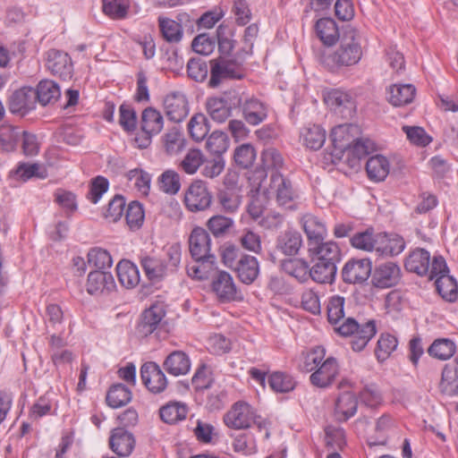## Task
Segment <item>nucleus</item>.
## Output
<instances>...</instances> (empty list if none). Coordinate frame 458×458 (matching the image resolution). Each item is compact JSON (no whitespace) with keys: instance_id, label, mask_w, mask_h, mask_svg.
<instances>
[{"instance_id":"obj_1","label":"nucleus","mask_w":458,"mask_h":458,"mask_svg":"<svg viewBox=\"0 0 458 458\" xmlns=\"http://www.w3.org/2000/svg\"><path fill=\"white\" fill-rule=\"evenodd\" d=\"M211 239L208 233L201 228H194L189 237V250L193 264L186 266V271L190 277L205 280L215 270L216 257L210 253Z\"/></svg>"},{"instance_id":"obj_2","label":"nucleus","mask_w":458,"mask_h":458,"mask_svg":"<svg viewBox=\"0 0 458 458\" xmlns=\"http://www.w3.org/2000/svg\"><path fill=\"white\" fill-rule=\"evenodd\" d=\"M362 48L357 30H346L341 38L339 47L334 50L324 53L321 64L329 71L335 72L344 67L357 64L362 57Z\"/></svg>"},{"instance_id":"obj_3","label":"nucleus","mask_w":458,"mask_h":458,"mask_svg":"<svg viewBox=\"0 0 458 458\" xmlns=\"http://www.w3.org/2000/svg\"><path fill=\"white\" fill-rule=\"evenodd\" d=\"M242 57L234 54L231 58L217 56L209 61L210 78L208 85L211 89L218 88L227 80L242 79V66L244 64Z\"/></svg>"},{"instance_id":"obj_4","label":"nucleus","mask_w":458,"mask_h":458,"mask_svg":"<svg viewBox=\"0 0 458 458\" xmlns=\"http://www.w3.org/2000/svg\"><path fill=\"white\" fill-rule=\"evenodd\" d=\"M335 331L342 336H352V349L355 352L362 351L377 333L374 320H369L360 325L354 318H348L341 325L335 327Z\"/></svg>"},{"instance_id":"obj_5","label":"nucleus","mask_w":458,"mask_h":458,"mask_svg":"<svg viewBox=\"0 0 458 458\" xmlns=\"http://www.w3.org/2000/svg\"><path fill=\"white\" fill-rule=\"evenodd\" d=\"M268 191L275 195L278 206L287 209L296 208L299 199L298 191L293 188L291 180L282 174L275 173L271 174Z\"/></svg>"},{"instance_id":"obj_6","label":"nucleus","mask_w":458,"mask_h":458,"mask_svg":"<svg viewBox=\"0 0 458 458\" xmlns=\"http://www.w3.org/2000/svg\"><path fill=\"white\" fill-rule=\"evenodd\" d=\"M241 104V96L235 90L225 92L219 98H210L207 101V111L210 117L217 122H225L233 108Z\"/></svg>"},{"instance_id":"obj_7","label":"nucleus","mask_w":458,"mask_h":458,"mask_svg":"<svg viewBox=\"0 0 458 458\" xmlns=\"http://www.w3.org/2000/svg\"><path fill=\"white\" fill-rule=\"evenodd\" d=\"M212 193L208 184L202 180H194L185 191L183 202L191 212L208 209L212 203Z\"/></svg>"},{"instance_id":"obj_8","label":"nucleus","mask_w":458,"mask_h":458,"mask_svg":"<svg viewBox=\"0 0 458 458\" xmlns=\"http://www.w3.org/2000/svg\"><path fill=\"white\" fill-rule=\"evenodd\" d=\"M353 384L348 379H343L338 385L341 391L335 403V411L337 419L346 421L357 411L358 399L356 394L351 391Z\"/></svg>"},{"instance_id":"obj_9","label":"nucleus","mask_w":458,"mask_h":458,"mask_svg":"<svg viewBox=\"0 0 458 458\" xmlns=\"http://www.w3.org/2000/svg\"><path fill=\"white\" fill-rule=\"evenodd\" d=\"M372 272L369 259H352L342 269V278L346 284H362L368 280Z\"/></svg>"},{"instance_id":"obj_10","label":"nucleus","mask_w":458,"mask_h":458,"mask_svg":"<svg viewBox=\"0 0 458 458\" xmlns=\"http://www.w3.org/2000/svg\"><path fill=\"white\" fill-rule=\"evenodd\" d=\"M401 276V268L396 263L386 262L376 267L372 273L371 284L379 289L394 287L400 282Z\"/></svg>"},{"instance_id":"obj_11","label":"nucleus","mask_w":458,"mask_h":458,"mask_svg":"<svg viewBox=\"0 0 458 458\" xmlns=\"http://www.w3.org/2000/svg\"><path fill=\"white\" fill-rule=\"evenodd\" d=\"M254 419V410L247 403H235L224 416L225 424L233 429L250 428Z\"/></svg>"},{"instance_id":"obj_12","label":"nucleus","mask_w":458,"mask_h":458,"mask_svg":"<svg viewBox=\"0 0 458 458\" xmlns=\"http://www.w3.org/2000/svg\"><path fill=\"white\" fill-rule=\"evenodd\" d=\"M46 65L52 74L64 81L70 80L72 77L73 67L72 59L65 52L56 49L48 50Z\"/></svg>"},{"instance_id":"obj_13","label":"nucleus","mask_w":458,"mask_h":458,"mask_svg":"<svg viewBox=\"0 0 458 458\" xmlns=\"http://www.w3.org/2000/svg\"><path fill=\"white\" fill-rule=\"evenodd\" d=\"M238 107L242 109L244 121L252 126L262 123L268 116L267 105L254 97L246 98L244 99L241 98V104Z\"/></svg>"},{"instance_id":"obj_14","label":"nucleus","mask_w":458,"mask_h":458,"mask_svg":"<svg viewBox=\"0 0 458 458\" xmlns=\"http://www.w3.org/2000/svg\"><path fill=\"white\" fill-rule=\"evenodd\" d=\"M308 254L310 259H315L322 263L333 262L337 264L342 259L341 249L338 244L333 241L318 242L317 243H309Z\"/></svg>"},{"instance_id":"obj_15","label":"nucleus","mask_w":458,"mask_h":458,"mask_svg":"<svg viewBox=\"0 0 458 458\" xmlns=\"http://www.w3.org/2000/svg\"><path fill=\"white\" fill-rule=\"evenodd\" d=\"M140 377L146 387L154 394L162 393L167 386L165 373L154 361H148L141 366Z\"/></svg>"},{"instance_id":"obj_16","label":"nucleus","mask_w":458,"mask_h":458,"mask_svg":"<svg viewBox=\"0 0 458 458\" xmlns=\"http://www.w3.org/2000/svg\"><path fill=\"white\" fill-rule=\"evenodd\" d=\"M34 89L22 87L13 91L8 98V107L11 113L25 115L35 109L37 102Z\"/></svg>"},{"instance_id":"obj_17","label":"nucleus","mask_w":458,"mask_h":458,"mask_svg":"<svg viewBox=\"0 0 458 458\" xmlns=\"http://www.w3.org/2000/svg\"><path fill=\"white\" fill-rule=\"evenodd\" d=\"M165 310L162 304L155 303L146 309L140 315L137 325V332L140 336L151 335L161 324L165 316Z\"/></svg>"},{"instance_id":"obj_18","label":"nucleus","mask_w":458,"mask_h":458,"mask_svg":"<svg viewBox=\"0 0 458 458\" xmlns=\"http://www.w3.org/2000/svg\"><path fill=\"white\" fill-rule=\"evenodd\" d=\"M164 109L170 121L181 123L189 114V103L184 94L173 92L165 98Z\"/></svg>"},{"instance_id":"obj_19","label":"nucleus","mask_w":458,"mask_h":458,"mask_svg":"<svg viewBox=\"0 0 458 458\" xmlns=\"http://www.w3.org/2000/svg\"><path fill=\"white\" fill-rule=\"evenodd\" d=\"M86 286L90 295L109 294L116 288L112 274L102 270L91 271L88 275Z\"/></svg>"},{"instance_id":"obj_20","label":"nucleus","mask_w":458,"mask_h":458,"mask_svg":"<svg viewBox=\"0 0 458 458\" xmlns=\"http://www.w3.org/2000/svg\"><path fill=\"white\" fill-rule=\"evenodd\" d=\"M338 373L339 369L336 359L328 357L310 376V381L317 387L326 388L332 385Z\"/></svg>"},{"instance_id":"obj_21","label":"nucleus","mask_w":458,"mask_h":458,"mask_svg":"<svg viewBox=\"0 0 458 458\" xmlns=\"http://www.w3.org/2000/svg\"><path fill=\"white\" fill-rule=\"evenodd\" d=\"M212 290L222 302L236 299V286L232 276L225 271H217L212 278Z\"/></svg>"},{"instance_id":"obj_22","label":"nucleus","mask_w":458,"mask_h":458,"mask_svg":"<svg viewBox=\"0 0 458 458\" xmlns=\"http://www.w3.org/2000/svg\"><path fill=\"white\" fill-rule=\"evenodd\" d=\"M109 445L118 456H129L134 449L133 434L123 427L114 428L109 437Z\"/></svg>"},{"instance_id":"obj_23","label":"nucleus","mask_w":458,"mask_h":458,"mask_svg":"<svg viewBox=\"0 0 458 458\" xmlns=\"http://www.w3.org/2000/svg\"><path fill=\"white\" fill-rule=\"evenodd\" d=\"M191 362L189 355L183 351H173L163 362L164 369L174 377L184 376L191 369Z\"/></svg>"},{"instance_id":"obj_24","label":"nucleus","mask_w":458,"mask_h":458,"mask_svg":"<svg viewBox=\"0 0 458 458\" xmlns=\"http://www.w3.org/2000/svg\"><path fill=\"white\" fill-rule=\"evenodd\" d=\"M139 261L148 280L160 281L166 276L167 265L163 259L145 252L139 256Z\"/></svg>"},{"instance_id":"obj_25","label":"nucleus","mask_w":458,"mask_h":458,"mask_svg":"<svg viewBox=\"0 0 458 458\" xmlns=\"http://www.w3.org/2000/svg\"><path fill=\"white\" fill-rule=\"evenodd\" d=\"M302 247L301 234L294 230H286L278 235L276 248L285 256H295Z\"/></svg>"},{"instance_id":"obj_26","label":"nucleus","mask_w":458,"mask_h":458,"mask_svg":"<svg viewBox=\"0 0 458 458\" xmlns=\"http://www.w3.org/2000/svg\"><path fill=\"white\" fill-rule=\"evenodd\" d=\"M404 265L408 271L426 276L429 271L430 254L425 249L418 248L410 253Z\"/></svg>"},{"instance_id":"obj_27","label":"nucleus","mask_w":458,"mask_h":458,"mask_svg":"<svg viewBox=\"0 0 458 458\" xmlns=\"http://www.w3.org/2000/svg\"><path fill=\"white\" fill-rule=\"evenodd\" d=\"M302 228L307 234L309 243H317L324 241L327 228L324 222L312 214H306L301 217Z\"/></svg>"},{"instance_id":"obj_28","label":"nucleus","mask_w":458,"mask_h":458,"mask_svg":"<svg viewBox=\"0 0 458 458\" xmlns=\"http://www.w3.org/2000/svg\"><path fill=\"white\" fill-rule=\"evenodd\" d=\"M310 279L318 284H332L335 282L337 266L333 262L322 263L315 259H310Z\"/></svg>"},{"instance_id":"obj_29","label":"nucleus","mask_w":458,"mask_h":458,"mask_svg":"<svg viewBox=\"0 0 458 458\" xmlns=\"http://www.w3.org/2000/svg\"><path fill=\"white\" fill-rule=\"evenodd\" d=\"M239 279L246 284L254 282L258 277L259 267L257 259L250 255H242L234 267Z\"/></svg>"},{"instance_id":"obj_30","label":"nucleus","mask_w":458,"mask_h":458,"mask_svg":"<svg viewBox=\"0 0 458 458\" xmlns=\"http://www.w3.org/2000/svg\"><path fill=\"white\" fill-rule=\"evenodd\" d=\"M390 171L387 158L382 155L370 157L366 163V172L370 181L379 182L385 181Z\"/></svg>"},{"instance_id":"obj_31","label":"nucleus","mask_w":458,"mask_h":458,"mask_svg":"<svg viewBox=\"0 0 458 458\" xmlns=\"http://www.w3.org/2000/svg\"><path fill=\"white\" fill-rule=\"evenodd\" d=\"M116 274L120 284L127 289L134 288L140 283L138 267L128 259H123L117 264Z\"/></svg>"},{"instance_id":"obj_32","label":"nucleus","mask_w":458,"mask_h":458,"mask_svg":"<svg viewBox=\"0 0 458 458\" xmlns=\"http://www.w3.org/2000/svg\"><path fill=\"white\" fill-rule=\"evenodd\" d=\"M359 131V127L352 123L335 126L330 132V139L335 148L345 150L353 141V136Z\"/></svg>"},{"instance_id":"obj_33","label":"nucleus","mask_w":458,"mask_h":458,"mask_svg":"<svg viewBox=\"0 0 458 458\" xmlns=\"http://www.w3.org/2000/svg\"><path fill=\"white\" fill-rule=\"evenodd\" d=\"M416 89L411 84H394L388 90V101L394 106H403L411 103Z\"/></svg>"},{"instance_id":"obj_34","label":"nucleus","mask_w":458,"mask_h":458,"mask_svg":"<svg viewBox=\"0 0 458 458\" xmlns=\"http://www.w3.org/2000/svg\"><path fill=\"white\" fill-rule=\"evenodd\" d=\"M282 269L301 284L310 279V263L304 259H287L282 262Z\"/></svg>"},{"instance_id":"obj_35","label":"nucleus","mask_w":458,"mask_h":458,"mask_svg":"<svg viewBox=\"0 0 458 458\" xmlns=\"http://www.w3.org/2000/svg\"><path fill=\"white\" fill-rule=\"evenodd\" d=\"M140 123V131L157 135L164 127V118L159 111L148 106L142 111Z\"/></svg>"},{"instance_id":"obj_36","label":"nucleus","mask_w":458,"mask_h":458,"mask_svg":"<svg viewBox=\"0 0 458 458\" xmlns=\"http://www.w3.org/2000/svg\"><path fill=\"white\" fill-rule=\"evenodd\" d=\"M318 38L326 46H333L339 39L336 22L331 18L319 19L315 25Z\"/></svg>"},{"instance_id":"obj_37","label":"nucleus","mask_w":458,"mask_h":458,"mask_svg":"<svg viewBox=\"0 0 458 458\" xmlns=\"http://www.w3.org/2000/svg\"><path fill=\"white\" fill-rule=\"evenodd\" d=\"M216 33L219 56H225L227 58L233 56V50L236 43L233 30L229 26L221 24L217 27Z\"/></svg>"},{"instance_id":"obj_38","label":"nucleus","mask_w":458,"mask_h":458,"mask_svg":"<svg viewBox=\"0 0 458 458\" xmlns=\"http://www.w3.org/2000/svg\"><path fill=\"white\" fill-rule=\"evenodd\" d=\"M186 13L179 14L177 22L168 18H159V27L164 38L170 43H177L181 41L182 38V29L181 22L183 21L184 18H187Z\"/></svg>"},{"instance_id":"obj_39","label":"nucleus","mask_w":458,"mask_h":458,"mask_svg":"<svg viewBox=\"0 0 458 458\" xmlns=\"http://www.w3.org/2000/svg\"><path fill=\"white\" fill-rule=\"evenodd\" d=\"M36 102L46 106L56 101L61 96L60 88L57 83L50 80L41 81L37 89H34Z\"/></svg>"},{"instance_id":"obj_40","label":"nucleus","mask_w":458,"mask_h":458,"mask_svg":"<svg viewBox=\"0 0 458 458\" xmlns=\"http://www.w3.org/2000/svg\"><path fill=\"white\" fill-rule=\"evenodd\" d=\"M216 200L222 212L234 214L241 206L242 196L236 190L224 189L217 192Z\"/></svg>"},{"instance_id":"obj_41","label":"nucleus","mask_w":458,"mask_h":458,"mask_svg":"<svg viewBox=\"0 0 458 458\" xmlns=\"http://www.w3.org/2000/svg\"><path fill=\"white\" fill-rule=\"evenodd\" d=\"M380 233L375 234L373 228L355 233L350 240L351 245L359 250L371 251L377 250L379 244Z\"/></svg>"},{"instance_id":"obj_42","label":"nucleus","mask_w":458,"mask_h":458,"mask_svg":"<svg viewBox=\"0 0 458 458\" xmlns=\"http://www.w3.org/2000/svg\"><path fill=\"white\" fill-rule=\"evenodd\" d=\"M436 288L439 295L449 302L458 299V284L450 275L439 276L435 281Z\"/></svg>"},{"instance_id":"obj_43","label":"nucleus","mask_w":458,"mask_h":458,"mask_svg":"<svg viewBox=\"0 0 458 458\" xmlns=\"http://www.w3.org/2000/svg\"><path fill=\"white\" fill-rule=\"evenodd\" d=\"M187 412L186 405L178 402L169 403L159 410L161 420L167 424H175L185 420Z\"/></svg>"},{"instance_id":"obj_44","label":"nucleus","mask_w":458,"mask_h":458,"mask_svg":"<svg viewBox=\"0 0 458 458\" xmlns=\"http://www.w3.org/2000/svg\"><path fill=\"white\" fill-rule=\"evenodd\" d=\"M23 130L21 127L11 124H3L0 126V143L5 151H13L16 149L21 137Z\"/></svg>"},{"instance_id":"obj_45","label":"nucleus","mask_w":458,"mask_h":458,"mask_svg":"<svg viewBox=\"0 0 458 458\" xmlns=\"http://www.w3.org/2000/svg\"><path fill=\"white\" fill-rule=\"evenodd\" d=\"M404 248L405 242L403 237L395 235L390 238L386 233H380L379 244L377 247V251L381 255L396 256L403 252Z\"/></svg>"},{"instance_id":"obj_46","label":"nucleus","mask_w":458,"mask_h":458,"mask_svg":"<svg viewBox=\"0 0 458 458\" xmlns=\"http://www.w3.org/2000/svg\"><path fill=\"white\" fill-rule=\"evenodd\" d=\"M131 399V390L123 384L113 385L106 394V403L112 408L126 405Z\"/></svg>"},{"instance_id":"obj_47","label":"nucleus","mask_w":458,"mask_h":458,"mask_svg":"<svg viewBox=\"0 0 458 458\" xmlns=\"http://www.w3.org/2000/svg\"><path fill=\"white\" fill-rule=\"evenodd\" d=\"M301 137L304 145L312 150H318L325 143L326 131L318 125H311L304 128Z\"/></svg>"},{"instance_id":"obj_48","label":"nucleus","mask_w":458,"mask_h":458,"mask_svg":"<svg viewBox=\"0 0 458 458\" xmlns=\"http://www.w3.org/2000/svg\"><path fill=\"white\" fill-rule=\"evenodd\" d=\"M267 382L270 388L276 393H289L296 386L294 378L290 374L281 371L270 374Z\"/></svg>"},{"instance_id":"obj_49","label":"nucleus","mask_w":458,"mask_h":458,"mask_svg":"<svg viewBox=\"0 0 458 458\" xmlns=\"http://www.w3.org/2000/svg\"><path fill=\"white\" fill-rule=\"evenodd\" d=\"M256 149L250 143H243L233 151V161L242 169L251 167L256 160Z\"/></svg>"},{"instance_id":"obj_50","label":"nucleus","mask_w":458,"mask_h":458,"mask_svg":"<svg viewBox=\"0 0 458 458\" xmlns=\"http://www.w3.org/2000/svg\"><path fill=\"white\" fill-rule=\"evenodd\" d=\"M229 147V139L225 132L213 131L207 140L206 148L215 157H222V155Z\"/></svg>"},{"instance_id":"obj_51","label":"nucleus","mask_w":458,"mask_h":458,"mask_svg":"<svg viewBox=\"0 0 458 458\" xmlns=\"http://www.w3.org/2000/svg\"><path fill=\"white\" fill-rule=\"evenodd\" d=\"M160 190L170 195H175L181 189L180 174L171 169L163 172L157 179Z\"/></svg>"},{"instance_id":"obj_52","label":"nucleus","mask_w":458,"mask_h":458,"mask_svg":"<svg viewBox=\"0 0 458 458\" xmlns=\"http://www.w3.org/2000/svg\"><path fill=\"white\" fill-rule=\"evenodd\" d=\"M430 356L441 360L450 359L455 352V344L447 338L435 340L428 350Z\"/></svg>"},{"instance_id":"obj_53","label":"nucleus","mask_w":458,"mask_h":458,"mask_svg":"<svg viewBox=\"0 0 458 458\" xmlns=\"http://www.w3.org/2000/svg\"><path fill=\"white\" fill-rule=\"evenodd\" d=\"M188 131L192 140L201 141L209 131L208 120L203 114H194L189 123Z\"/></svg>"},{"instance_id":"obj_54","label":"nucleus","mask_w":458,"mask_h":458,"mask_svg":"<svg viewBox=\"0 0 458 458\" xmlns=\"http://www.w3.org/2000/svg\"><path fill=\"white\" fill-rule=\"evenodd\" d=\"M103 13L113 20H123L130 7L128 0H102Z\"/></svg>"},{"instance_id":"obj_55","label":"nucleus","mask_w":458,"mask_h":458,"mask_svg":"<svg viewBox=\"0 0 458 458\" xmlns=\"http://www.w3.org/2000/svg\"><path fill=\"white\" fill-rule=\"evenodd\" d=\"M345 299L340 295H334L328 299L327 305V319L336 326L344 318Z\"/></svg>"},{"instance_id":"obj_56","label":"nucleus","mask_w":458,"mask_h":458,"mask_svg":"<svg viewBox=\"0 0 458 458\" xmlns=\"http://www.w3.org/2000/svg\"><path fill=\"white\" fill-rule=\"evenodd\" d=\"M262 167L272 174L279 173L284 165V158L281 153L275 148H267L261 154Z\"/></svg>"},{"instance_id":"obj_57","label":"nucleus","mask_w":458,"mask_h":458,"mask_svg":"<svg viewBox=\"0 0 458 458\" xmlns=\"http://www.w3.org/2000/svg\"><path fill=\"white\" fill-rule=\"evenodd\" d=\"M259 34V26L257 23L250 24L244 30L242 38V47L238 49L234 54L242 57V60L252 55L254 40Z\"/></svg>"},{"instance_id":"obj_58","label":"nucleus","mask_w":458,"mask_h":458,"mask_svg":"<svg viewBox=\"0 0 458 458\" xmlns=\"http://www.w3.org/2000/svg\"><path fill=\"white\" fill-rule=\"evenodd\" d=\"M145 213L143 206L139 201H131L126 209L125 219L131 230L141 227L144 222Z\"/></svg>"},{"instance_id":"obj_59","label":"nucleus","mask_w":458,"mask_h":458,"mask_svg":"<svg viewBox=\"0 0 458 458\" xmlns=\"http://www.w3.org/2000/svg\"><path fill=\"white\" fill-rule=\"evenodd\" d=\"M119 124L127 132H133L138 124L137 114L134 108L128 104H122L119 107Z\"/></svg>"},{"instance_id":"obj_60","label":"nucleus","mask_w":458,"mask_h":458,"mask_svg":"<svg viewBox=\"0 0 458 458\" xmlns=\"http://www.w3.org/2000/svg\"><path fill=\"white\" fill-rule=\"evenodd\" d=\"M345 150L348 156L361 159L375 150V143L368 138H357Z\"/></svg>"},{"instance_id":"obj_61","label":"nucleus","mask_w":458,"mask_h":458,"mask_svg":"<svg viewBox=\"0 0 458 458\" xmlns=\"http://www.w3.org/2000/svg\"><path fill=\"white\" fill-rule=\"evenodd\" d=\"M398 344L396 337L390 334H383L379 337L377 348L375 350L376 356L378 360L384 361L394 352Z\"/></svg>"},{"instance_id":"obj_62","label":"nucleus","mask_w":458,"mask_h":458,"mask_svg":"<svg viewBox=\"0 0 458 458\" xmlns=\"http://www.w3.org/2000/svg\"><path fill=\"white\" fill-rule=\"evenodd\" d=\"M88 263L97 268L102 270L111 267L113 259L109 252L101 248H94L88 253Z\"/></svg>"},{"instance_id":"obj_63","label":"nucleus","mask_w":458,"mask_h":458,"mask_svg":"<svg viewBox=\"0 0 458 458\" xmlns=\"http://www.w3.org/2000/svg\"><path fill=\"white\" fill-rule=\"evenodd\" d=\"M204 162V156L199 149H190L180 163V167L188 174H195Z\"/></svg>"},{"instance_id":"obj_64","label":"nucleus","mask_w":458,"mask_h":458,"mask_svg":"<svg viewBox=\"0 0 458 458\" xmlns=\"http://www.w3.org/2000/svg\"><path fill=\"white\" fill-rule=\"evenodd\" d=\"M208 65L206 61L201 58H191L187 64L188 76L197 81H204L208 74Z\"/></svg>"}]
</instances>
